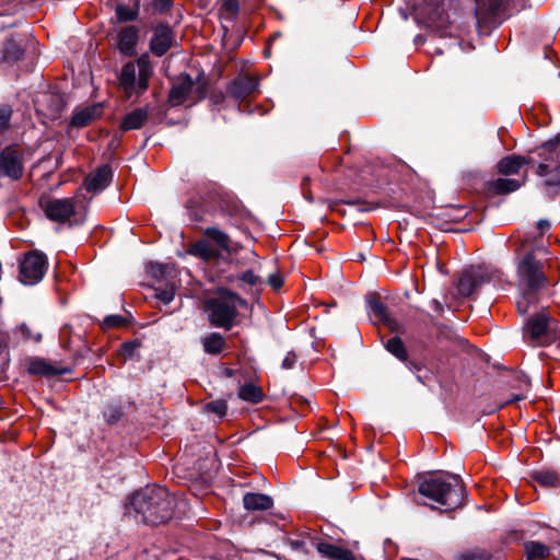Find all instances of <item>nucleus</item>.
I'll list each match as a JSON object with an SVG mask.
<instances>
[{"mask_svg":"<svg viewBox=\"0 0 560 560\" xmlns=\"http://www.w3.org/2000/svg\"><path fill=\"white\" fill-rule=\"evenodd\" d=\"M176 499L168 490L161 486H148L133 493L126 506L127 513L131 510L141 515L142 521L149 525L165 524L175 514Z\"/></svg>","mask_w":560,"mask_h":560,"instance_id":"nucleus-1","label":"nucleus"},{"mask_svg":"<svg viewBox=\"0 0 560 560\" xmlns=\"http://www.w3.org/2000/svg\"><path fill=\"white\" fill-rule=\"evenodd\" d=\"M418 491L421 495L454 510L464 502L465 488L458 475L430 474L420 483Z\"/></svg>","mask_w":560,"mask_h":560,"instance_id":"nucleus-2","label":"nucleus"},{"mask_svg":"<svg viewBox=\"0 0 560 560\" xmlns=\"http://www.w3.org/2000/svg\"><path fill=\"white\" fill-rule=\"evenodd\" d=\"M246 305L244 299L226 289H218L203 302L209 323L226 330L233 327L238 308L246 307Z\"/></svg>","mask_w":560,"mask_h":560,"instance_id":"nucleus-3","label":"nucleus"},{"mask_svg":"<svg viewBox=\"0 0 560 560\" xmlns=\"http://www.w3.org/2000/svg\"><path fill=\"white\" fill-rule=\"evenodd\" d=\"M538 248L539 246L534 248L526 238L517 250V281L524 295L538 291L547 281L542 264L536 259L534 254ZM540 249H544L542 246Z\"/></svg>","mask_w":560,"mask_h":560,"instance_id":"nucleus-4","label":"nucleus"},{"mask_svg":"<svg viewBox=\"0 0 560 560\" xmlns=\"http://www.w3.org/2000/svg\"><path fill=\"white\" fill-rule=\"evenodd\" d=\"M152 74L153 67L147 54L141 55L136 62H127L119 75V85L126 97L143 94L148 90Z\"/></svg>","mask_w":560,"mask_h":560,"instance_id":"nucleus-5","label":"nucleus"},{"mask_svg":"<svg viewBox=\"0 0 560 560\" xmlns=\"http://www.w3.org/2000/svg\"><path fill=\"white\" fill-rule=\"evenodd\" d=\"M206 96V85L195 83L189 74L178 75L172 84L168 102L172 106H179L186 102L196 103Z\"/></svg>","mask_w":560,"mask_h":560,"instance_id":"nucleus-6","label":"nucleus"},{"mask_svg":"<svg viewBox=\"0 0 560 560\" xmlns=\"http://www.w3.org/2000/svg\"><path fill=\"white\" fill-rule=\"evenodd\" d=\"M46 270V255L38 250L28 252L20 262V280L24 284H35L43 279Z\"/></svg>","mask_w":560,"mask_h":560,"instance_id":"nucleus-7","label":"nucleus"},{"mask_svg":"<svg viewBox=\"0 0 560 560\" xmlns=\"http://www.w3.org/2000/svg\"><path fill=\"white\" fill-rule=\"evenodd\" d=\"M25 156L23 150L15 145L0 151V177L19 180L24 174Z\"/></svg>","mask_w":560,"mask_h":560,"instance_id":"nucleus-8","label":"nucleus"},{"mask_svg":"<svg viewBox=\"0 0 560 560\" xmlns=\"http://www.w3.org/2000/svg\"><path fill=\"white\" fill-rule=\"evenodd\" d=\"M526 327L533 340L544 343L556 338L558 323L542 312L529 317Z\"/></svg>","mask_w":560,"mask_h":560,"instance_id":"nucleus-9","label":"nucleus"},{"mask_svg":"<svg viewBox=\"0 0 560 560\" xmlns=\"http://www.w3.org/2000/svg\"><path fill=\"white\" fill-rule=\"evenodd\" d=\"M46 217L55 222L65 223L75 213V202L72 198H49L40 201Z\"/></svg>","mask_w":560,"mask_h":560,"instance_id":"nucleus-10","label":"nucleus"},{"mask_svg":"<svg viewBox=\"0 0 560 560\" xmlns=\"http://www.w3.org/2000/svg\"><path fill=\"white\" fill-rule=\"evenodd\" d=\"M491 280V275L478 267L470 268L462 273L457 288L462 295L470 296L480 285Z\"/></svg>","mask_w":560,"mask_h":560,"instance_id":"nucleus-11","label":"nucleus"},{"mask_svg":"<svg viewBox=\"0 0 560 560\" xmlns=\"http://www.w3.org/2000/svg\"><path fill=\"white\" fill-rule=\"evenodd\" d=\"M526 180V173L522 174L518 177L502 176L499 178L488 180L486 183V190L488 194L497 196L509 195L523 187Z\"/></svg>","mask_w":560,"mask_h":560,"instance_id":"nucleus-12","label":"nucleus"},{"mask_svg":"<svg viewBox=\"0 0 560 560\" xmlns=\"http://www.w3.org/2000/svg\"><path fill=\"white\" fill-rule=\"evenodd\" d=\"M536 174L544 178L542 188L550 198H555L560 192V164L548 167L547 164H538Z\"/></svg>","mask_w":560,"mask_h":560,"instance_id":"nucleus-13","label":"nucleus"},{"mask_svg":"<svg viewBox=\"0 0 560 560\" xmlns=\"http://www.w3.org/2000/svg\"><path fill=\"white\" fill-rule=\"evenodd\" d=\"M258 86L257 78L248 74L238 75L228 88V92L236 100L252 95Z\"/></svg>","mask_w":560,"mask_h":560,"instance_id":"nucleus-14","label":"nucleus"},{"mask_svg":"<svg viewBox=\"0 0 560 560\" xmlns=\"http://www.w3.org/2000/svg\"><path fill=\"white\" fill-rule=\"evenodd\" d=\"M112 177V168L108 165H102L86 176L84 186L90 192H98L110 184Z\"/></svg>","mask_w":560,"mask_h":560,"instance_id":"nucleus-15","label":"nucleus"},{"mask_svg":"<svg viewBox=\"0 0 560 560\" xmlns=\"http://www.w3.org/2000/svg\"><path fill=\"white\" fill-rule=\"evenodd\" d=\"M173 45V32L167 26H160L155 30L154 35L150 43L151 51L161 57L172 47Z\"/></svg>","mask_w":560,"mask_h":560,"instance_id":"nucleus-16","label":"nucleus"},{"mask_svg":"<svg viewBox=\"0 0 560 560\" xmlns=\"http://www.w3.org/2000/svg\"><path fill=\"white\" fill-rule=\"evenodd\" d=\"M529 162L530 161L528 159H526L525 156H522V155H516V154L508 155V156L502 158L498 162L497 171L502 176L511 177V176L517 175V177H518V176H521L520 175L521 168L525 164H528Z\"/></svg>","mask_w":560,"mask_h":560,"instance_id":"nucleus-17","label":"nucleus"},{"mask_svg":"<svg viewBox=\"0 0 560 560\" xmlns=\"http://www.w3.org/2000/svg\"><path fill=\"white\" fill-rule=\"evenodd\" d=\"M102 115V107L100 104H94L84 108L74 110L70 125L72 127L82 128L92 124Z\"/></svg>","mask_w":560,"mask_h":560,"instance_id":"nucleus-18","label":"nucleus"},{"mask_svg":"<svg viewBox=\"0 0 560 560\" xmlns=\"http://www.w3.org/2000/svg\"><path fill=\"white\" fill-rule=\"evenodd\" d=\"M537 154L541 159L539 164H547L548 167L560 164V141L550 140L537 148Z\"/></svg>","mask_w":560,"mask_h":560,"instance_id":"nucleus-19","label":"nucleus"},{"mask_svg":"<svg viewBox=\"0 0 560 560\" xmlns=\"http://www.w3.org/2000/svg\"><path fill=\"white\" fill-rule=\"evenodd\" d=\"M316 549L323 557L329 560H357L351 550L330 542H318Z\"/></svg>","mask_w":560,"mask_h":560,"instance_id":"nucleus-20","label":"nucleus"},{"mask_svg":"<svg viewBox=\"0 0 560 560\" xmlns=\"http://www.w3.org/2000/svg\"><path fill=\"white\" fill-rule=\"evenodd\" d=\"M243 504L248 511H266L272 506L273 501L267 494L248 492L243 498Z\"/></svg>","mask_w":560,"mask_h":560,"instance_id":"nucleus-21","label":"nucleus"},{"mask_svg":"<svg viewBox=\"0 0 560 560\" xmlns=\"http://www.w3.org/2000/svg\"><path fill=\"white\" fill-rule=\"evenodd\" d=\"M148 117V109L136 108L124 117V119L120 122V129L122 131L139 129L147 121Z\"/></svg>","mask_w":560,"mask_h":560,"instance_id":"nucleus-22","label":"nucleus"},{"mask_svg":"<svg viewBox=\"0 0 560 560\" xmlns=\"http://www.w3.org/2000/svg\"><path fill=\"white\" fill-rule=\"evenodd\" d=\"M370 308L373 317L378 322L385 324L392 330H396L398 328V323L389 315L387 306L384 303L377 299H373L370 301Z\"/></svg>","mask_w":560,"mask_h":560,"instance_id":"nucleus-23","label":"nucleus"},{"mask_svg":"<svg viewBox=\"0 0 560 560\" xmlns=\"http://www.w3.org/2000/svg\"><path fill=\"white\" fill-rule=\"evenodd\" d=\"M189 253L203 260L217 259L221 255L219 248L206 240H201L192 244L189 248Z\"/></svg>","mask_w":560,"mask_h":560,"instance_id":"nucleus-24","label":"nucleus"},{"mask_svg":"<svg viewBox=\"0 0 560 560\" xmlns=\"http://www.w3.org/2000/svg\"><path fill=\"white\" fill-rule=\"evenodd\" d=\"M138 42V32L135 27H125L118 34L119 50L126 55H132Z\"/></svg>","mask_w":560,"mask_h":560,"instance_id":"nucleus-25","label":"nucleus"},{"mask_svg":"<svg viewBox=\"0 0 560 560\" xmlns=\"http://www.w3.org/2000/svg\"><path fill=\"white\" fill-rule=\"evenodd\" d=\"M30 372L39 375H57L70 372V369L63 366H56L43 359H34L30 363Z\"/></svg>","mask_w":560,"mask_h":560,"instance_id":"nucleus-26","label":"nucleus"},{"mask_svg":"<svg viewBox=\"0 0 560 560\" xmlns=\"http://www.w3.org/2000/svg\"><path fill=\"white\" fill-rule=\"evenodd\" d=\"M202 347L206 353L219 354L226 346L224 337L219 332H211L202 338Z\"/></svg>","mask_w":560,"mask_h":560,"instance_id":"nucleus-27","label":"nucleus"},{"mask_svg":"<svg viewBox=\"0 0 560 560\" xmlns=\"http://www.w3.org/2000/svg\"><path fill=\"white\" fill-rule=\"evenodd\" d=\"M205 235L215 243V247L222 252H230V238L229 236L217 228H208L205 231Z\"/></svg>","mask_w":560,"mask_h":560,"instance_id":"nucleus-28","label":"nucleus"},{"mask_svg":"<svg viewBox=\"0 0 560 560\" xmlns=\"http://www.w3.org/2000/svg\"><path fill=\"white\" fill-rule=\"evenodd\" d=\"M238 397L243 400L257 404L264 399V393L260 387L248 383L240 387Z\"/></svg>","mask_w":560,"mask_h":560,"instance_id":"nucleus-29","label":"nucleus"},{"mask_svg":"<svg viewBox=\"0 0 560 560\" xmlns=\"http://www.w3.org/2000/svg\"><path fill=\"white\" fill-rule=\"evenodd\" d=\"M533 479L541 487L557 488L560 487V477L552 470H540L533 475Z\"/></svg>","mask_w":560,"mask_h":560,"instance_id":"nucleus-30","label":"nucleus"},{"mask_svg":"<svg viewBox=\"0 0 560 560\" xmlns=\"http://www.w3.org/2000/svg\"><path fill=\"white\" fill-rule=\"evenodd\" d=\"M524 548L529 560L544 559L549 556V548L541 542L529 541L525 544Z\"/></svg>","mask_w":560,"mask_h":560,"instance_id":"nucleus-31","label":"nucleus"},{"mask_svg":"<svg viewBox=\"0 0 560 560\" xmlns=\"http://www.w3.org/2000/svg\"><path fill=\"white\" fill-rule=\"evenodd\" d=\"M23 50L21 45L14 39L7 40L3 48V59L7 62H15L22 58Z\"/></svg>","mask_w":560,"mask_h":560,"instance_id":"nucleus-32","label":"nucleus"},{"mask_svg":"<svg viewBox=\"0 0 560 560\" xmlns=\"http://www.w3.org/2000/svg\"><path fill=\"white\" fill-rule=\"evenodd\" d=\"M385 348L388 352L395 355L400 361H407L408 354L404 342L398 337H393L387 340Z\"/></svg>","mask_w":560,"mask_h":560,"instance_id":"nucleus-33","label":"nucleus"},{"mask_svg":"<svg viewBox=\"0 0 560 560\" xmlns=\"http://www.w3.org/2000/svg\"><path fill=\"white\" fill-rule=\"evenodd\" d=\"M238 13V0H223L220 9V18L224 21H233Z\"/></svg>","mask_w":560,"mask_h":560,"instance_id":"nucleus-34","label":"nucleus"},{"mask_svg":"<svg viewBox=\"0 0 560 560\" xmlns=\"http://www.w3.org/2000/svg\"><path fill=\"white\" fill-rule=\"evenodd\" d=\"M155 296L159 301L164 304H168L174 300L175 296V288L173 284H166L165 287H160L155 289Z\"/></svg>","mask_w":560,"mask_h":560,"instance_id":"nucleus-35","label":"nucleus"},{"mask_svg":"<svg viewBox=\"0 0 560 560\" xmlns=\"http://www.w3.org/2000/svg\"><path fill=\"white\" fill-rule=\"evenodd\" d=\"M457 560H490V555L482 549H472L458 553Z\"/></svg>","mask_w":560,"mask_h":560,"instance_id":"nucleus-36","label":"nucleus"},{"mask_svg":"<svg viewBox=\"0 0 560 560\" xmlns=\"http://www.w3.org/2000/svg\"><path fill=\"white\" fill-rule=\"evenodd\" d=\"M104 419L107 423H116L122 416L121 408L117 405H108L103 412Z\"/></svg>","mask_w":560,"mask_h":560,"instance_id":"nucleus-37","label":"nucleus"},{"mask_svg":"<svg viewBox=\"0 0 560 560\" xmlns=\"http://www.w3.org/2000/svg\"><path fill=\"white\" fill-rule=\"evenodd\" d=\"M125 324L126 319L121 315H108L103 319L101 327L103 330H107L112 328L121 327Z\"/></svg>","mask_w":560,"mask_h":560,"instance_id":"nucleus-38","label":"nucleus"},{"mask_svg":"<svg viewBox=\"0 0 560 560\" xmlns=\"http://www.w3.org/2000/svg\"><path fill=\"white\" fill-rule=\"evenodd\" d=\"M117 19L121 22H129L136 20L138 11L130 9L127 5H117L116 8Z\"/></svg>","mask_w":560,"mask_h":560,"instance_id":"nucleus-39","label":"nucleus"},{"mask_svg":"<svg viewBox=\"0 0 560 560\" xmlns=\"http://www.w3.org/2000/svg\"><path fill=\"white\" fill-rule=\"evenodd\" d=\"M13 114V109L8 104L0 105V132L7 130L10 125V120Z\"/></svg>","mask_w":560,"mask_h":560,"instance_id":"nucleus-40","label":"nucleus"},{"mask_svg":"<svg viewBox=\"0 0 560 560\" xmlns=\"http://www.w3.org/2000/svg\"><path fill=\"white\" fill-rule=\"evenodd\" d=\"M205 409L209 412L215 413L219 418H223L226 413L228 406L224 400H215L208 402Z\"/></svg>","mask_w":560,"mask_h":560,"instance_id":"nucleus-41","label":"nucleus"},{"mask_svg":"<svg viewBox=\"0 0 560 560\" xmlns=\"http://www.w3.org/2000/svg\"><path fill=\"white\" fill-rule=\"evenodd\" d=\"M478 9L488 13H495L501 7L502 0H476Z\"/></svg>","mask_w":560,"mask_h":560,"instance_id":"nucleus-42","label":"nucleus"},{"mask_svg":"<svg viewBox=\"0 0 560 560\" xmlns=\"http://www.w3.org/2000/svg\"><path fill=\"white\" fill-rule=\"evenodd\" d=\"M140 347L138 341L125 342L120 348V355L127 360L133 357L137 349Z\"/></svg>","mask_w":560,"mask_h":560,"instance_id":"nucleus-43","label":"nucleus"},{"mask_svg":"<svg viewBox=\"0 0 560 560\" xmlns=\"http://www.w3.org/2000/svg\"><path fill=\"white\" fill-rule=\"evenodd\" d=\"M240 279L250 285L259 283V277L256 276L252 270H247L240 276Z\"/></svg>","mask_w":560,"mask_h":560,"instance_id":"nucleus-44","label":"nucleus"},{"mask_svg":"<svg viewBox=\"0 0 560 560\" xmlns=\"http://www.w3.org/2000/svg\"><path fill=\"white\" fill-rule=\"evenodd\" d=\"M268 283L270 284V287H272L275 290H278L282 287L283 284V279L280 275L278 273H272L268 277Z\"/></svg>","mask_w":560,"mask_h":560,"instance_id":"nucleus-45","label":"nucleus"},{"mask_svg":"<svg viewBox=\"0 0 560 560\" xmlns=\"http://www.w3.org/2000/svg\"><path fill=\"white\" fill-rule=\"evenodd\" d=\"M295 362H296V355L293 352H289V353H287V355L282 360L281 366L284 370H289V369L293 368Z\"/></svg>","mask_w":560,"mask_h":560,"instance_id":"nucleus-46","label":"nucleus"},{"mask_svg":"<svg viewBox=\"0 0 560 560\" xmlns=\"http://www.w3.org/2000/svg\"><path fill=\"white\" fill-rule=\"evenodd\" d=\"M173 4V0H153V5L156 10L164 12Z\"/></svg>","mask_w":560,"mask_h":560,"instance_id":"nucleus-47","label":"nucleus"},{"mask_svg":"<svg viewBox=\"0 0 560 560\" xmlns=\"http://www.w3.org/2000/svg\"><path fill=\"white\" fill-rule=\"evenodd\" d=\"M550 222L546 219H541L537 222V230L539 231L540 236L550 229Z\"/></svg>","mask_w":560,"mask_h":560,"instance_id":"nucleus-48","label":"nucleus"},{"mask_svg":"<svg viewBox=\"0 0 560 560\" xmlns=\"http://www.w3.org/2000/svg\"><path fill=\"white\" fill-rule=\"evenodd\" d=\"M20 329H21V331H22V334H23V336L25 338H27V339L32 338L31 331L28 330L26 325H21ZM33 339L35 341H39L40 340V335L38 334V335L34 336Z\"/></svg>","mask_w":560,"mask_h":560,"instance_id":"nucleus-49","label":"nucleus"},{"mask_svg":"<svg viewBox=\"0 0 560 560\" xmlns=\"http://www.w3.org/2000/svg\"><path fill=\"white\" fill-rule=\"evenodd\" d=\"M517 308L520 312L525 313L527 311V302L526 301H518L517 302Z\"/></svg>","mask_w":560,"mask_h":560,"instance_id":"nucleus-50","label":"nucleus"},{"mask_svg":"<svg viewBox=\"0 0 560 560\" xmlns=\"http://www.w3.org/2000/svg\"><path fill=\"white\" fill-rule=\"evenodd\" d=\"M433 305H434L435 311H438V312H440V313H442V312H443V306H442V303H441V302H439L438 300H434V301H433Z\"/></svg>","mask_w":560,"mask_h":560,"instance_id":"nucleus-51","label":"nucleus"},{"mask_svg":"<svg viewBox=\"0 0 560 560\" xmlns=\"http://www.w3.org/2000/svg\"><path fill=\"white\" fill-rule=\"evenodd\" d=\"M152 269L158 268L160 272H162V267L160 265H152Z\"/></svg>","mask_w":560,"mask_h":560,"instance_id":"nucleus-52","label":"nucleus"},{"mask_svg":"<svg viewBox=\"0 0 560 560\" xmlns=\"http://www.w3.org/2000/svg\"><path fill=\"white\" fill-rule=\"evenodd\" d=\"M221 197H222V196H221V194H220L219 191H217V190H215V191H214L213 199H214V198H221Z\"/></svg>","mask_w":560,"mask_h":560,"instance_id":"nucleus-53","label":"nucleus"},{"mask_svg":"<svg viewBox=\"0 0 560 560\" xmlns=\"http://www.w3.org/2000/svg\"><path fill=\"white\" fill-rule=\"evenodd\" d=\"M429 22H430L431 24H434V23H435L434 18H433V16H429Z\"/></svg>","mask_w":560,"mask_h":560,"instance_id":"nucleus-54","label":"nucleus"},{"mask_svg":"<svg viewBox=\"0 0 560 560\" xmlns=\"http://www.w3.org/2000/svg\"><path fill=\"white\" fill-rule=\"evenodd\" d=\"M520 399H522V397L516 396L513 400H520Z\"/></svg>","mask_w":560,"mask_h":560,"instance_id":"nucleus-55","label":"nucleus"}]
</instances>
